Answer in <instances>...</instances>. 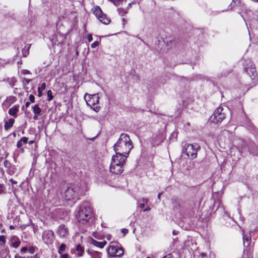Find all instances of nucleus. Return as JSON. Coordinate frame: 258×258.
Masks as SVG:
<instances>
[{
	"instance_id": "obj_40",
	"label": "nucleus",
	"mask_w": 258,
	"mask_h": 258,
	"mask_svg": "<svg viewBox=\"0 0 258 258\" xmlns=\"http://www.w3.org/2000/svg\"><path fill=\"white\" fill-rule=\"evenodd\" d=\"M42 91H43V90H40V88H38V96H39V97H40V96H42Z\"/></svg>"
},
{
	"instance_id": "obj_57",
	"label": "nucleus",
	"mask_w": 258,
	"mask_h": 258,
	"mask_svg": "<svg viewBox=\"0 0 258 258\" xmlns=\"http://www.w3.org/2000/svg\"><path fill=\"white\" fill-rule=\"evenodd\" d=\"M13 80L14 81V82H15L16 81V80L15 79H13Z\"/></svg>"
},
{
	"instance_id": "obj_21",
	"label": "nucleus",
	"mask_w": 258,
	"mask_h": 258,
	"mask_svg": "<svg viewBox=\"0 0 258 258\" xmlns=\"http://www.w3.org/2000/svg\"><path fill=\"white\" fill-rule=\"evenodd\" d=\"M76 251L78 256H82L84 251L83 247L79 244L76 247Z\"/></svg>"
},
{
	"instance_id": "obj_32",
	"label": "nucleus",
	"mask_w": 258,
	"mask_h": 258,
	"mask_svg": "<svg viewBox=\"0 0 258 258\" xmlns=\"http://www.w3.org/2000/svg\"><path fill=\"white\" fill-rule=\"evenodd\" d=\"M30 81H31L30 79L24 78L23 80V83L24 85H28L29 83V82H30Z\"/></svg>"
},
{
	"instance_id": "obj_9",
	"label": "nucleus",
	"mask_w": 258,
	"mask_h": 258,
	"mask_svg": "<svg viewBox=\"0 0 258 258\" xmlns=\"http://www.w3.org/2000/svg\"><path fill=\"white\" fill-rule=\"evenodd\" d=\"M107 250L108 254L112 257H121L124 253L123 248L117 245H110Z\"/></svg>"
},
{
	"instance_id": "obj_56",
	"label": "nucleus",
	"mask_w": 258,
	"mask_h": 258,
	"mask_svg": "<svg viewBox=\"0 0 258 258\" xmlns=\"http://www.w3.org/2000/svg\"><path fill=\"white\" fill-rule=\"evenodd\" d=\"M252 1L254 2L258 3V0H252Z\"/></svg>"
},
{
	"instance_id": "obj_2",
	"label": "nucleus",
	"mask_w": 258,
	"mask_h": 258,
	"mask_svg": "<svg viewBox=\"0 0 258 258\" xmlns=\"http://www.w3.org/2000/svg\"><path fill=\"white\" fill-rule=\"evenodd\" d=\"M61 194L66 200L79 199L80 188L78 186L63 183L61 185Z\"/></svg>"
},
{
	"instance_id": "obj_1",
	"label": "nucleus",
	"mask_w": 258,
	"mask_h": 258,
	"mask_svg": "<svg viewBox=\"0 0 258 258\" xmlns=\"http://www.w3.org/2000/svg\"><path fill=\"white\" fill-rule=\"evenodd\" d=\"M133 146L128 135L125 134L120 135L117 142L113 146V149L116 153L115 155L123 156L127 158L133 149Z\"/></svg>"
},
{
	"instance_id": "obj_14",
	"label": "nucleus",
	"mask_w": 258,
	"mask_h": 258,
	"mask_svg": "<svg viewBox=\"0 0 258 258\" xmlns=\"http://www.w3.org/2000/svg\"><path fill=\"white\" fill-rule=\"evenodd\" d=\"M89 99L86 100L87 103L90 106H95L97 105L99 101V97L98 94H95L89 95Z\"/></svg>"
},
{
	"instance_id": "obj_19",
	"label": "nucleus",
	"mask_w": 258,
	"mask_h": 258,
	"mask_svg": "<svg viewBox=\"0 0 258 258\" xmlns=\"http://www.w3.org/2000/svg\"><path fill=\"white\" fill-rule=\"evenodd\" d=\"M14 122L15 119L14 118H10L8 121H6L4 126L5 129L6 130H8L10 129L13 126Z\"/></svg>"
},
{
	"instance_id": "obj_59",
	"label": "nucleus",
	"mask_w": 258,
	"mask_h": 258,
	"mask_svg": "<svg viewBox=\"0 0 258 258\" xmlns=\"http://www.w3.org/2000/svg\"><path fill=\"white\" fill-rule=\"evenodd\" d=\"M23 55H24L25 56H26V55H26V54H24V53H23Z\"/></svg>"
},
{
	"instance_id": "obj_20",
	"label": "nucleus",
	"mask_w": 258,
	"mask_h": 258,
	"mask_svg": "<svg viewBox=\"0 0 258 258\" xmlns=\"http://www.w3.org/2000/svg\"><path fill=\"white\" fill-rule=\"evenodd\" d=\"M28 142V138L23 137L17 143V147L18 148H21L23 144H26Z\"/></svg>"
},
{
	"instance_id": "obj_49",
	"label": "nucleus",
	"mask_w": 258,
	"mask_h": 258,
	"mask_svg": "<svg viewBox=\"0 0 258 258\" xmlns=\"http://www.w3.org/2000/svg\"><path fill=\"white\" fill-rule=\"evenodd\" d=\"M140 208H144V207H145V204H144V203H142V204H140Z\"/></svg>"
},
{
	"instance_id": "obj_52",
	"label": "nucleus",
	"mask_w": 258,
	"mask_h": 258,
	"mask_svg": "<svg viewBox=\"0 0 258 258\" xmlns=\"http://www.w3.org/2000/svg\"><path fill=\"white\" fill-rule=\"evenodd\" d=\"M9 228H10V229L12 230V229H14V226H13V225H10Z\"/></svg>"
},
{
	"instance_id": "obj_3",
	"label": "nucleus",
	"mask_w": 258,
	"mask_h": 258,
	"mask_svg": "<svg viewBox=\"0 0 258 258\" xmlns=\"http://www.w3.org/2000/svg\"><path fill=\"white\" fill-rule=\"evenodd\" d=\"M92 210L87 203H83L80 207L76 217L77 221L81 224H86L92 217Z\"/></svg>"
},
{
	"instance_id": "obj_13",
	"label": "nucleus",
	"mask_w": 258,
	"mask_h": 258,
	"mask_svg": "<svg viewBox=\"0 0 258 258\" xmlns=\"http://www.w3.org/2000/svg\"><path fill=\"white\" fill-rule=\"evenodd\" d=\"M249 67H245L244 69L252 80H254L257 76V73L254 65L251 61H249Z\"/></svg>"
},
{
	"instance_id": "obj_50",
	"label": "nucleus",
	"mask_w": 258,
	"mask_h": 258,
	"mask_svg": "<svg viewBox=\"0 0 258 258\" xmlns=\"http://www.w3.org/2000/svg\"><path fill=\"white\" fill-rule=\"evenodd\" d=\"M29 105H30V103H29V102H26V103H25V106H26V107H29Z\"/></svg>"
},
{
	"instance_id": "obj_31",
	"label": "nucleus",
	"mask_w": 258,
	"mask_h": 258,
	"mask_svg": "<svg viewBox=\"0 0 258 258\" xmlns=\"http://www.w3.org/2000/svg\"><path fill=\"white\" fill-rule=\"evenodd\" d=\"M28 251L31 254H33L35 252V248L33 246L29 247Z\"/></svg>"
},
{
	"instance_id": "obj_27",
	"label": "nucleus",
	"mask_w": 258,
	"mask_h": 258,
	"mask_svg": "<svg viewBox=\"0 0 258 258\" xmlns=\"http://www.w3.org/2000/svg\"><path fill=\"white\" fill-rule=\"evenodd\" d=\"M6 188L4 184H0V194H3L5 193Z\"/></svg>"
},
{
	"instance_id": "obj_35",
	"label": "nucleus",
	"mask_w": 258,
	"mask_h": 258,
	"mask_svg": "<svg viewBox=\"0 0 258 258\" xmlns=\"http://www.w3.org/2000/svg\"><path fill=\"white\" fill-rule=\"evenodd\" d=\"M46 88V84L45 83H43L41 86L38 87V88H40V90H44Z\"/></svg>"
},
{
	"instance_id": "obj_36",
	"label": "nucleus",
	"mask_w": 258,
	"mask_h": 258,
	"mask_svg": "<svg viewBox=\"0 0 258 258\" xmlns=\"http://www.w3.org/2000/svg\"><path fill=\"white\" fill-rule=\"evenodd\" d=\"M87 39L89 42H91L92 40V36L91 34H88L87 36Z\"/></svg>"
},
{
	"instance_id": "obj_62",
	"label": "nucleus",
	"mask_w": 258,
	"mask_h": 258,
	"mask_svg": "<svg viewBox=\"0 0 258 258\" xmlns=\"http://www.w3.org/2000/svg\"><path fill=\"white\" fill-rule=\"evenodd\" d=\"M122 21H125V19H124V18H123V19H122Z\"/></svg>"
},
{
	"instance_id": "obj_29",
	"label": "nucleus",
	"mask_w": 258,
	"mask_h": 258,
	"mask_svg": "<svg viewBox=\"0 0 258 258\" xmlns=\"http://www.w3.org/2000/svg\"><path fill=\"white\" fill-rule=\"evenodd\" d=\"M93 110H94L95 112H97L99 111L100 107L98 106L97 105H96L95 106H91Z\"/></svg>"
},
{
	"instance_id": "obj_6",
	"label": "nucleus",
	"mask_w": 258,
	"mask_h": 258,
	"mask_svg": "<svg viewBox=\"0 0 258 258\" xmlns=\"http://www.w3.org/2000/svg\"><path fill=\"white\" fill-rule=\"evenodd\" d=\"M243 245H244V249H243V258H248L249 255L252 254L253 251V246L251 245V236L250 234L248 235H243Z\"/></svg>"
},
{
	"instance_id": "obj_44",
	"label": "nucleus",
	"mask_w": 258,
	"mask_h": 258,
	"mask_svg": "<svg viewBox=\"0 0 258 258\" xmlns=\"http://www.w3.org/2000/svg\"><path fill=\"white\" fill-rule=\"evenodd\" d=\"M10 181L13 184H17V182L15 180H14V179H11L10 180Z\"/></svg>"
},
{
	"instance_id": "obj_55",
	"label": "nucleus",
	"mask_w": 258,
	"mask_h": 258,
	"mask_svg": "<svg viewBox=\"0 0 258 258\" xmlns=\"http://www.w3.org/2000/svg\"><path fill=\"white\" fill-rule=\"evenodd\" d=\"M8 164V162L7 161L5 162V165L7 167V164Z\"/></svg>"
},
{
	"instance_id": "obj_33",
	"label": "nucleus",
	"mask_w": 258,
	"mask_h": 258,
	"mask_svg": "<svg viewBox=\"0 0 258 258\" xmlns=\"http://www.w3.org/2000/svg\"><path fill=\"white\" fill-rule=\"evenodd\" d=\"M93 235L95 238L97 239H100L101 238L99 234L97 232H94Z\"/></svg>"
},
{
	"instance_id": "obj_17",
	"label": "nucleus",
	"mask_w": 258,
	"mask_h": 258,
	"mask_svg": "<svg viewBox=\"0 0 258 258\" xmlns=\"http://www.w3.org/2000/svg\"><path fill=\"white\" fill-rule=\"evenodd\" d=\"M87 253L91 258H102V254L100 252L88 250Z\"/></svg>"
},
{
	"instance_id": "obj_18",
	"label": "nucleus",
	"mask_w": 258,
	"mask_h": 258,
	"mask_svg": "<svg viewBox=\"0 0 258 258\" xmlns=\"http://www.w3.org/2000/svg\"><path fill=\"white\" fill-rule=\"evenodd\" d=\"M16 101V98L14 96H10L4 102L3 105L8 107Z\"/></svg>"
},
{
	"instance_id": "obj_25",
	"label": "nucleus",
	"mask_w": 258,
	"mask_h": 258,
	"mask_svg": "<svg viewBox=\"0 0 258 258\" xmlns=\"http://www.w3.org/2000/svg\"><path fill=\"white\" fill-rule=\"evenodd\" d=\"M47 97H48V99H47L48 101H50L53 99V96L52 95V92L50 90H49L47 91Z\"/></svg>"
},
{
	"instance_id": "obj_15",
	"label": "nucleus",
	"mask_w": 258,
	"mask_h": 258,
	"mask_svg": "<svg viewBox=\"0 0 258 258\" xmlns=\"http://www.w3.org/2000/svg\"><path fill=\"white\" fill-rule=\"evenodd\" d=\"M91 243L94 246L100 248H102L107 244L106 241L104 240L102 242H99L97 240L92 238L91 239Z\"/></svg>"
},
{
	"instance_id": "obj_63",
	"label": "nucleus",
	"mask_w": 258,
	"mask_h": 258,
	"mask_svg": "<svg viewBox=\"0 0 258 258\" xmlns=\"http://www.w3.org/2000/svg\"><path fill=\"white\" fill-rule=\"evenodd\" d=\"M14 171L13 170L12 171V173H14Z\"/></svg>"
},
{
	"instance_id": "obj_24",
	"label": "nucleus",
	"mask_w": 258,
	"mask_h": 258,
	"mask_svg": "<svg viewBox=\"0 0 258 258\" xmlns=\"http://www.w3.org/2000/svg\"><path fill=\"white\" fill-rule=\"evenodd\" d=\"M118 13L120 15H123L127 13L128 11L126 9H124L121 7H119L117 9Z\"/></svg>"
},
{
	"instance_id": "obj_34",
	"label": "nucleus",
	"mask_w": 258,
	"mask_h": 258,
	"mask_svg": "<svg viewBox=\"0 0 258 258\" xmlns=\"http://www.w3.org/2000/svg\"><path fill=\"white\" fill-rule=\"evenodd\" d=\"M29 100L30 101L32 102V103H34L35 102V97L34 96V95L31 94L30 96H29Z\"/></svg>"
},
{
	"instance_id": "obj_22",
	"label": "nucleus",
	"mask_w": 258,
	"mask_h": 258,
	"mask_svg": "<svg viewBox=\"0 0 258 258\" xmlns=\"http://www.w3.org/2000/svg\"><path fill=\"white\" fill-rule=\"evenodd\" d=\"M32 110L33 113L36 115H40L41 112V109L37 104L32 107Z\"/></svg>"
},
{
	"instance_id": "obj_48",
	"label": "nucleus",
	"mask_w": 258,
	"mask_h": 258,
	"mask_svg": "<svg viewBox=\"0 0 258 258\" xmlns=\"http://www.w3.org/2000/svg\"><path fill=\"white\" fill-rule=\"evenodd\" d=\"M14 258H26V257L24 256H21L20 255H15Z\"/></svg>"
},
{
	"instance_id": "obj_53",
	"label": "nucleus",
	"mask_w": 258,
	"mask_h": 258,
	"mask_svg": "<svg viewBox=\"0 0 258 258\" xmlns=\"http://www.w3.org/2000/svg\"><path fill=\"white\" fill-rule=\"evenodd\" d=\"M161 195H162V193L158 194V199H160V197H161Z\"/></svg>"
},
{
	"instance_id": "obj_5",
	"label": "nucleus",
	"mask_w": 258,
	"mask_h": 258,
	"mask_svg": "<svg viewBox=\"0 0 258 258\" xmlns=\"http://www.w3.org/2000/svg\"><path fill=\"white\" fill-rule=\"evenodd\" d=\"M200 149L198 144L185 143L183 145L182 151L190 159H194L197 156V151Z\"/></svg>"
},
{
	"instance_id": "obj_60",
	"label": "nucleus",
	"mask_w": 258,
	"mask_h": 258,
	"mask_svg": "<svg viewBox=\"0 0 258 258\" xmlns=\"http://www.w3.org/2000/svg\"><path fill=\"white\" fill-rule=\"evenodd\" d=\"M23 55H24L25 56H26V55H26V54H24V53H23Z\"/></svg>"
},
{
	"instance_id": "obj_45",
	"label": "nucleus",
	"mask_w": 258,
	"mask_h": 258,
	"mask_svg": "<svg viewBox=\"0 0 258 258\" xmlns=\"http://www.w3.org/2000/svg\"><path fill=\"white\" fill-rule=\"evenodd\" d=\"M142 202L145 203H147L148 202V200L147 199H146V198H143L142 199Z\"/></svg>"
},
{
	"instance_id": "obj_16",
	"label": "nucleus",
	"mask_w": 258,
	"mask_h": 258,
	"mask_svg": "<svg viewBox=\"0 0 258 258\" xmlns=\"http://www.w3.org/2000/svg\"><path fill=\"white\" fill-rule=\"evenodd\" d=\"M19 110V106L18 105H15L9 110L8 113L10 115L16 117Z\"/></svg>"
},
{
	"instance_id": "obj_42",
	"label": "nucleus",
	"mask_w": 258,
	"mask_h": 258,
	"mask_svg": "<svg viewBox=\"0 0 258 258\" xmlns=\"http://www.w3.org/2000/svg\"><path fill=\"white\" fill-rule=\"evenodd\" d=\"M239 3V0H233L231 5H233V4H238Z\"/></svg>"
},
{
	"instance_id": "obj_43",
	"label": "nucleus",
	"mask_w": 258,
	"mask_h": 258,
	"mask_svg": "<svg viewBox=\"0 0 258 258\" xmlns=\"http://www.w3.org/2000/svg\"><path fill=\"white\" fill-rule=\"evenodd\" d=\"M163 258H172V255L171 254H168L164 256Z\"/></svg>"
},
{
	"instance_id": "obj_58",
	"label": "nucleus",
	"mask_w": 258,
	"mask_h": 258,
	"mask_svg": "<svg viewBox=\"0 0 258 258\" xmlns=\"http://www.w3.org/2000/svg\"><path fill=\"white\" fill-rule=\"evenodd\" d=\"M23 55H24L25 56H26V55H26V54H24V53H23Z\"/></svg>"
},
{
	"instance_id": "obj_46",
	"label": "nucleus",
	"mask_w": 258,
	"mask_h": 258,
	"mask_svg": "<svg viewBox=\"0 0 258 258\" xmlns=\"http://www.w3.org/2000/svg\"><path fill=\"white\" fill-rule=\"evenodd\" d=\"M172 234L174 235H176L178 234V232L176 230H173L172 231Z\"/></svg>"
},
{
	"instance_id": "obj_11",
	"label": "nucleus",
	"mask_w": 258,
	"mask_h": 258,
	"mask_svg": "<svg viewBox=\"0 0 258 258\" xmlns=\"http://www.w3.org/2000/svg\"><path fill=\"white\" fill-rule=\"evenodd\" d=\"M56 233L61 238H68L69 235V230L68 228L63 224L60 225L57 228Z\"/></svg>"
},
{
	"instance_id": "obj_51",
	"label": "nucleus",
	"mask_w": 258,
	"mask_h": 258,
	"mask_svg": "<svg viewBox=\"0 0 258 258\" xmlns=\"http://www.w3.org/2000/svg\"><path fill=\"white\" fill-rule=\"evenodd\" d=\"M150 210V208L149 207H147L144 209V211H147Z\"/></svg>"
},
{
	"instance_id": "obj_8",
	"label": "nucleus",
	"mask_w": 258,
	"mask_h": 258,
	"mask_svg": "<svg viewBox=\"0 0 258 258\" xmlns=\"http://www.w3.org/2000/svg\"><path fill=\"white\" fill-rule=\"evenodd\" d=\"M93 13L99 21L103 24L107 25L110 22V18L104 14L99 6H96L94 8Z\"/></svg>"
},
{
	"instance_id": "obj_12",
	"label": "nucleus",
	"mask_w": 258,
	"mask_h": 258,
	"mask_svg": "<svg viewBox=\"0 0 258 258\" xmlns=\"http://www.w3.org/2000/svg\"><path fill=\"white\" fill-rule=\"evenodd\" d=\"M65 37L61 34H57L56 35H54L51 38V41L54 46H58L59 45L63 44L65 41Z\"/></svg>"
},
{
	"instance_id": "obj_23",
	"label": "nucleus",
	"mask_w": 258,
	"mask_h": 258,
	"mask_svg": "<svg viewBox=\"0 0 258 258\" xmlns=\"http://www.w3.org/2000/svg\"><path fill=\"white\" fill-rule=\"evenodd\" d=\"M67 246L64 243H62L59 247L58 252L59 254H61L66 249Z\"/></svg>"
},
{
	"instance_id": "obj_26",
	"label": "nucleus",
	"mask_w": 258,
	"mask_h": 258,
	"mask_svg": "<svg viewBox=\"0 0 258 258\" xmlns=\"http://www.w3.org/2000/svg\"><path fill=\"white\" fill-rule=\"evenodd\" d=\"M6 237L4 235L0 236V242L2 245H4L6 243Z\"/></svg>"
},
{
	"instance_id": "obj_54",
	"label": "nucleus",
	"mask_w": 258,
	"mask_h": 258,
	"mask_svg": "<svg viewBox=\"0 0 258 258\" xmlns=\"http://www.w3.org/2000/svg\"><path fill=\"white\" fill-rule=\"evenodd\" d=\"M38 115H36V114H35V115H34V119H37V118H38L37 116H38Z\"/></svg>"
},
{
	"instance_id": "obj_61",
	"label": "nucleus",
	"mask_w": 258,
	"mask_h": 258,
	"mask_svg": "<svg viewBox=\"0 0 258 258\" xmlns=\"http://www.w3.org/2000/svg\"><path fill=\"white\" fill-rule=\"evenodd\" d=\"M32 143H33V141H31V142H29V144H32Z\"/></svg>"
},
{
	"instance_id": "obj_39",
	"label": "nucleus",
	"mask_w": 258,
	"mask_h": 258,
	"mask_svg": "<svg viewBox=\"0 0 258 258\" xmlns=\"http://www.w3.org/2000/svg\"><path fill=\"white\" fill-rule=\"evenodd\" d=\"M27 250V248L26 247H23L21 248V251L22 253L25 252Z\"/></svg>"
},
{
	"instance_id": "obj_41",
	"label": "nucleus",
	"mask_w": 258,
	"mask_h": 258,
	"mask_svg": "<svg viewBox=\"0 0 258 258\" xmlns=\"http://www.w3.org/2000/svg\"><path fill=\"white\" fill-rule=\"evenodd\" d=\"M121 231H122V232L124 234H126V233H128V230H127V229H125V228H124V229H122L121 230Z\"/></svg>"
},
{
	"instance_id": "obj_37",
	"label": "nucleus",
	"mask_w": 258,
	"mask_h": 258,
	"mask_svg": "<svg viewBox=\"0 0 258 258\" xmlns=\"http://www.w3.org/2000/svg\"><path fill=\"white\" fill-rule=\"evenodd\" d=\"M22 73L24 75H27V74H30L31 73L28 70H24L22 71Z\"/></svg>"
},
{
	"instance_id": "obj_30",
	"label": "nucleus",
	"mask_w": 258,
	"mask_h": 258,
	"mask_svg": "<svg viewBox=\"0 0 258 258\" xmlns=\"http://www.w3.org/2000/svg\"><path fill=\"white\" fill-rule=\"evenodd\" d=\"M99 42L97 41H96L91 44V46L92 48H94L98 46L99 45Z\"/></svg>"
},
{
	"instance_id": "obj_47",
	"label": "nucleus",
	"mask_w": 258,
	"mask_h": 258,
	"mask_svg": "<svg viewBox=\"0 0 258 258\" xmlns=\"http://www.w3.org/2000/svg\"><path fill=\"white\" fill-rule=\"evenodd\" d=\"M131 5L132 4L131 3H129L127 5V7L126 8V10H127V11L128 10V9L131 7Z\"/></svg>"
},
{
	"instance_id": "obj_7",
	"label": "nucleus",
	"mask_w": 258,
	"mask_h": 258,
	"mask_svg": "<svg viewBox=\"0 0 258 258\" xmlns=\"http://www.w3.org/2000/svg\"><path fill=\"white\" fill-rule=\"evenodd\" d=\"M223 107H218L211 116V121L215 124L220 123L225 118V114L223 112Z\"/></svg>"
},
{
	"instance_id": "obj_28",
	"label": "nucleus",
	"mask_w": 258,
	"mask_h": 258,
	"mask_svg": "<svg viewBox=\"0 0 258 258\" xmlns=\"http://www.w3.org/2000/svg\"><path fill=\"white\" fill-rule=\"evenodd\" d=\"M20 244V241H15L12 244V246L14 248H17L19 246Z\"/></svg>"
},
{
	"instance_id": "obj_4",
	"label": "nucleus",
	"mask_w": 258,
	"mask_h": 258,
	"mask_svg": "<svg viewBox=\"0 0 258 258\" xmlns=\"http://www.w3.org/2000/svg\"><path fill=\"white\" fill-rule=\"evenodd\" d=\"M126 158L123 156L113 155L110 165V171L112 174L118 175L123 171V165Z\"/></svg>"
},
{
	"instance_id": "obj_10",
	"label": "nucleus",
	"mask_w": 258,
	"mask_h": 258,
	"mask_svg": "<svg viewBox=\"0 0 258 258\" xmlns=\"http://www.w3.org/2000/svg\"><path fill=\"white\" fill-rule=\"evenodd\" d=\"M42 238L44 243L51 244L54 239V232L51 230H45L42 233Z\"/></svg>"
},
{
	"instance_id": "obj_38",
	"label": "nucleus",
	"mask_w": 258,
	"mask_h": 258,
	"mask_svg": "<svg viewBox=\"0 0 258 258\" xmlns=\"http://www.w3.org/2000/svg\"><path fill=\"white\" fill-rule=\"evenodd\" d=\"M60 255H61V257L62 258H68L69 257V255L67 253L63 254L62 253V254H61Z\"/></svg>"
}]
</instances>
